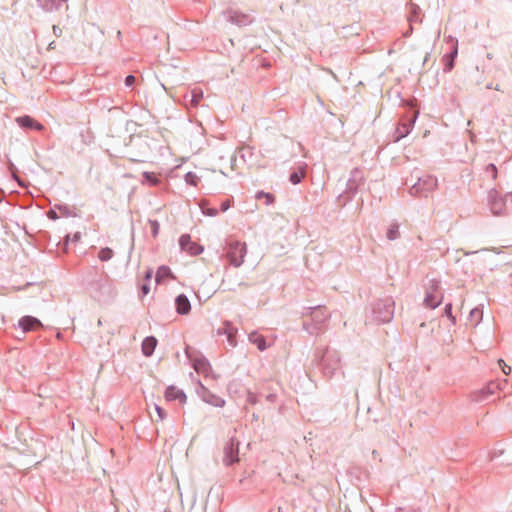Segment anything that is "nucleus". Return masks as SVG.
Segmentation results:
<instances>
[{
	"instance_id": "obj_1",
	"label": "nucleus",
	"mask_w": 512,
	"mask_h": 512,
	"mask_svg": "<svg viewBox=\"0 0 512 512\" xmlns=\"http://www.w3.org/2000/svg\"><path fill=\"white\" fill-rule=\"evenodd\" d=\"M443 300L442 293L440 291V283L437 280H431L427 287L425 304L429 308H436L441 304Z\"/></svg>"
},
{
	"instance_id": "obj_2",
	"label": "nucleus",
	"mask_w": 512,
	"mask_h": 512,
	"mask_svg": "<svg viewBox=\"0 0 512 512\" xmlns=\"http://www.w3.org/2000/svg\"><path fill=\"white\" fill-rule=\"evenodd\" d=\"M246 254V245L241 242H234L230 244L228 251V258L230 263L235 267L240 266L243 263L244 256Z\"/></svg>"
},
{
	"instance_id": "obj_3",
	"label": "nucleus",
	"mask_w": 512,
	"mask_h": 512,
	"mask_svg": "<svg viewBox=\"0 0 512 512\" xmlns=\"http://www.w3.org/2000/svg\"><path fill=\"white\" fill-rule=\"evenodd\" d=\"M179 244L184 251L191 255H198L203 251V247L191 241L189 235H182L179 239Z\"/></svg>"
},
{
	"instance_id": "obj_4",
	"label": "nucleus",
	"mask_w": 512,
	"mask_h": 512,
	"mask_svg": "<svg viewBox=\"0 0 512 512\" xmlns=\"http://www.w3.org/2000/svg\"><path fill=\"white\" fill-rule=\"evenodd\" d=\"M193 368L198 374L208 377L211 374V366L209 362L202 356H195L191 358Z\"/></svg>"
},
{
	"instance_id": "obj_5",
	"label": "nucleus",
	"mask_w": 512,
	"mask_h": 512,
	"mask_svg": "<svg viewBox=\"0 0 512 512\" xmlns=\"http://www.w3.org/2000/svg\"><path fill=\"white\" fill-rule=\"evenodd\" d=\"M19 326L24 332L37 331L42 327V323L35 317L24 316L19 320Z\"/></svg>"
},
{
	"instance_id": "obj_6",
	"label": "nucleus",
	"mask_w": 512,
	"mask_h": 512,
	"mask_svg": "<svg viewBox=\"0 0 512 512\" xmlns=\"http://www.w3.org/2000/svg\"><path fill=\"white\" fill-rule=\"evenodd\" d=\"M165 399L167 401L178 400L181 404H184L186 402V395L179 388L169 386L165 391Z\"/></svg>"
},
{
	"instance_id": "obj_7",
	"label": "nucleus",
	"mask_w": 512,
	"mask_h": 512,
	"mask_svg": "<svg viewBox=\"0 0 512 512\" xmlns=\"http://www.w3.org/2000/svg\"><path fill=\"white\" fill-rule=\"evenodd\" d=\"M223 461L226 465H232L238 461V443L231 441L229 446L225 449V457Z\"/></svg>"
},
{
	"instance_id": "obj_8",
	"label": "nucleus",
	"mask_w": 512,
	"mask_h": 512,
	"mask_svg": "<svg viewBox=\"0 0 512 512\" xmlns=\"http://www.w3.org/2000/svg\"><path fill=\"white\" fill-rule=\"evenodd\" d=\"M157 346V339L153 336L146 337L141 345L142 353L149 357L153 354L155 348Z\"/></svg>"
},
{
	"instance_id": "obj_9",
	"label": "nucleus",
	"mask_w": 512,
	"mask_h": 512,
	"mask_svg": "<svg viewBox=\"0 0 512 512\" xmlns=\"http://www.w3.org/2000/svg\"><path fill=\"white\" fill-rule=\"evenodd\" d=\"M167 279H175L174 274L167 266H160L156 272L155 280L158 284L165 283Z\"/></svg>"
},
{
	"instance_id": "obj_10",
	"label": "nucleus",
	"mask_w": 512,
	"mask_h": 512,
	"mask_svg": "<svg viewBox=\"0 0 512 512\" xmlns=\"http://www.w3.org/2000/svg\"><path fill=\"white\" fill-rule=\"evenodd\" d=\"M175 303H176V310L179 314H188L189 313V311L191 309V305H190L188 298L185 295H179L176 298Z\"/></svg>"
},
{
	"instance_id": "obj_11",
	"label": "nucleus",
	"mask_w": 512,
	"mask_h": 512,
	"mask_svg": "<svg viewBox=\"0 0 512 512\" xmlns=\"http://www.w3.org/2000/svg\"><path fill=\"white\" fill-rule=\"evenodd\" d=\"M17 122L20 126L25 128H32L36 130H42L44 127L39 122L35 121L33 118L29 116L19 117L17 118Z\"/></svg>"
},
{
	"instance_id": "obj_12",
	"label": "nucleus",
	"mask_w": 512,
	"mask_h": 512,
	"mask_svg": "<svg viewBox=\"0 0 512 512\" xmlns=\"http://www.w3.org/2000/svg\"><path fill=\"white\" fill-rule=\"evenodd\" d=\"M458 54L457 45L454 46L453 51L449 55L443 57L445 71H451L454 67V60Z\"/></svg>"
},
{
	"instance_id": "obj_13",
	"label": "nucleus",
	"mask_w": 512,
	"mask_h": 512,
	"mask_svg": "<svg viewBox=\"0 0 512 512\" xmlns=\"http://www.w3.org/2000/svg\"><path fill=\"white\" fill-rule=\"evenodd\" d=\"M249 339L252 343H254L255 345H257L258 349L263 351L267 348V345H266V341L264 339V337L262 335H259V334H256V333H252L250 336H249Z\"/></svg>"
},
{
	"instance_id": "obj_14",
	"label": "nucleus",
	"mask_w": 512,
	"mask_h": 512,
	"mask_svg": "<svg viewBox=\"0 0 512 512\" xmlns=\"http://www.w3.org/2000/svg\"><path fill=\"white\" fill-rule=\"evenodd\" d=\"M143 177L149 185L155 186L159 184L160 180L154 172H144Z\"/></svg>"
},
{
	"instance_id": "obj_15",
	"label": "nucleus",
	"mask_w": 512,
	"mask_h": 512,
	"mask_svg": "<svg viewBox=\"0 0 512 512\" xmlns=\"http://www.w3.org/2000/svg\"><path fill=\"white\" fill-rule=\"evenodd\" d=\"M98 257L101 261H108L113 257V251L110 248H102Z\"/></svg>"
},
{
	"instance_id": "obj_16",
	"label": "nucleus",
	"mask_w": 512,
	"mask_h": 512,
	"mask_svg": "<svg viewBox=\"0 0 512 512\" xmlns=\"http://www.w3.org/2000/svg\"><path fill=\"white\" fill-rule=\"evenodd\" d=\"M191 96H192L191 103L193 105H197L200 102V100L202 99L203 94H202V91L194 89L191 92Z\"/></svg>"
},
{
	"instance_id": "obj_17",
	"label": "nucleus",
	"mask_w": 512,
	"mask_h": 512,
	"mask_svg": "<svg viewBox=\"0 0 512 512\" xmlns=\"http://www.w3.org/2000/svg\"><path fill=\"white\" fill-rule=\"evenodd\" d=\"M399 236V230L397 226H392L387 231V237L389 240H395Z\"/></svg>"
},
{
	"instance_id": "obj_18",
	"label": "nucleus",
	"mask_w": 512,
	"mask_h": 512,
	"mask_svg": "<svg viewBox=\"0 0 512 512\" xmlns=\"http://www.w3.org/2000/svg\"><path fill=\"white\" fill-rule=\"evenodd\" d=\"M149 225H150V229H151L153 237H157V235L159 233V228H160L158 221L150 220Z\"/></svg>"
},
{
	"instance_id": "obj_19",
	"label": "nucleus",
	"mask_w": 512,
	"mask_h": 512,
	"mask_svg": "<svg viewBox=\"0 0 512 512\" xmlns=\"http://www.w3.org/2000/svg\"><path fill=\"white\" fill-rule=\"evenodd\" d=\"M303 177H304L303 171H301L300 173L294 172L290 175V181L293 184H298L302 180Z\"/></svg>"
},
{
	"instance_id": "obj_20",
	"label": "nucleus",
	"mask_w": 512,
	"mask_h": 512,
	"mask_svg": "<svg viewBox=\"0 0 512 512\" xmlns=\"http://www.w3.org/2000/svg\"><path fill=\"white\" fill-rule=\"evenodd\" d=\"M185 179H186L187 183H189L193 186H196L198 183V177L192 172L187 173L185 176Z\"/></svg>"
},
{
	"instance_id": "obj_21",
	"label": "nucleus",
	"mask_w": 512,
	"mask_h": 512,
	"mask_svg": "<svg viewBox=\"0 0 512 512\" xmlns=\"http://www.w3.org/2000/svg\"><path fill=\"white\" fill-rule=\"evenodd\" d=\"M208 403L215 405V406H222L224 404V400L221 398L212 396L211 399H205Z\"/></svg>"
},
{
	"instance_id": "obj_22",
	"label": "nucleus",
	"mask_w": 512,
	"mask_h": 512,
	"mask_svg": "<svg viewBox=\"0 0 512 512\" xmlns=\"http://www.w3.org/2000/svg\"><path fill=\"white\" fill-rule=\"evenodd\" d=\"M261 197H264V198L266 199V204H271V203H273V202H274V196H273V195H271V194H268V193H267V194H265V193H263V192L258 193V194H257V198L259 199V198H261Z\"/></svg>"
},
{
	"instance_id": "obj_23",
	"label": "nucleus",
	"mask_w": 512,
	"mask_h": 512,
	"mask_svg": "<svg viewBox=\"0 0 512 512\" xmlns=\"http://www.w3.org/2000/svg\"><path fill=\"white\" fill-rule=\"evenodd\" d=\"M496 388H497V384L489 383L487 385V387L485 388V390H483L482 392L485 394V396H487L488 394H493L495 392Z\"/></svg>"
},
{
	"instance_id": "obj_24",
	"label": "nucleus",
	"mask_w": 512,
	"mask_h": 512,
	"mask_svg": "<svg viewBox=\"0 0 512 512\" xmlns=\"http://www.w3.org/2000/svg\"><path fill=\"white\" fill-rule=\"evenodd\" d=\"M486 171L491 174V177L493 179L497 178V168H496V166L494 164H489L486 167Z\"/></svg>"
},
{
	"instance_id": "obj_25",
	"label": "nucleus",
	"mask_w": 512,
	"mask_h": 512,
	"mask_svg": "<svg viewBox=\"0 0 512 512\" xmlns=\"http://www.w3.org/2000/svg\"><path fill=\"white\" fill-rule=\"evenodd\" d=\"M498 363L505 375H509L511 373V367L508 366L502 359H500Z\"/></svg>"
},
{
	"instance_id": "obj_26",
	"label": "nucleus",
	"mask_w": 512,
	"mask_h": 512,
	"mask_svg": "<svg viewBox=\"0 0 512 512\" xmlns=\"http://www.w3.org/2000/svg\"><path fill=\"white\" fill-rule=\"evenodd\" d=\"M154 410L157 413L158 420H163L165 417L164 410L158 405L154 406Z\"/></svg>"
},
{
	"instance_id": "obj_27",
	"label": "nucleus",
	"mask_w": 512,
	"mask_h": 512,
	"mask_svg": "<svg viewBox=\"0 0 512 512\" xmlns=\"http://www.w3.org/2000/svg\"><path fill=\"white\" fill-rule=\"evenodd\" d=\"M135 77L133 75H128L126 78H125V84L126 86H132L134 83H135Z\"/></svg>"
},
{
	"instance_id": "obj_28",
	"label": "nucleus",
	"mask_w": 512,
	"mask_h": 512,
	"mask_svg": "<svg viewBox=\"0 0 512 512\" xmlns=\"http://www.w3.org/2000/svg\"><path fill=\"white\" fill-rule=\"evenodd\" d=\"M141 291L143 296L147 295L150 292V287L147 283L143 284L141 287Z\"/></svg>"
},
{
	"instance_id": "obj_29",
	"label": "nucleus",
	"mask_w": 512,
	"mask_h": 512,
	"mask_svg": "<svg viewBox=\"0 0 512 512\" xmlns=\"http://www.w3.org/2000/svg\"><path fill=\"white\" fill-rule=\"evenodd\" d=\"M230 207V200H226L224 202L221 203V210L222 211H227Z\"/></svg>"
},
{
	"instance_id": "obj_30",
	"label": "nucleus",
	"mask_w": 512,
	"mask_h": 512,
	"mask_svg": "<svg viewBox=\"0 0 512 512\" xmlns=\"http://www.w3.org/2000/svg\"><path fill=\"white\" fill-rule=\"evenodd\" d=\"M409 126L410 125H406V124L402 125L403 128H402L400 137H403L405 134H407L409 132Z\"/></svg>"
},
{
	"instance_id": "obj_31",
	"label": "nucleus",
	"mask_w": 512,
	"mask_h": 512,
	"mask_svg": "<svg viewBox=\"0 0 512 512\" xmlns=\"http://www.w3.org/2000/svg\"><path fill=\"white\" fill-rule=\"evenodd\" d=\"M151 277H152V271H151V270H148V271L146 272V274H145V279H146L147 281H149V280L151 279Z\"/></svg>"
},
{
	"instance_id": "obj_32",
	"label": "nucleus",
	"mask_w": 512,
	"mask_h": 512,
	"mask_svg": "<svg viewBox=\"0 0 512 512\" xmlns=\"http://www.w3.org/2000/svg\"><path fill=\"white\" fill-rule=\"evenodd\" d=\"M451 308H452V307H451V304H448V305L446 306L445 311H446V313H447V314H450V312H451Z\"/></svg>"
},
{
	"instance_id": "obj_33",
	"label": "nucleus",
	"mask_w": 512,
	"mask_h": 512,
	"mask_svg": "<svg viewBox=\"0 0 512 512\" xmlns=\"http://www.w3.org/2000/svg\"><path fill=\"white\" fill-rule=\"evenodd\" d=\"M216 213H217V212H216L215 210H210L209 215H212V216H213V215H216Z\"/></svg>"
},
{
	"instance_id": "obj_34",
	"label": "nucleus",
	"mask_w": 512,
	"mask_h": 512,
	"mask_svg": "<svg viewBox=\"0 0 512 512\" xmlns=\"http://www.w3.org/2000/svg\"><path fill=\"white\" fill-rule=\"evenodd\" d=\"M13 177H14L18 182H20V181H19V179H18V177H17V175H15V173H13Z\"/></svg>"
},
{
	"instance_id": "obj_35",
	"label": "nucleus",
	"mask_w": 512,
	"mask_h": 512,
	"mask_svg": "<svg viewBox=\"0 0 512 512\" xmlns=\"http://www.w3.org/2000/svg\"><path fill=\"white\" fill-rule=\"evenodd\" d=\"M165 512H169V511H165Z\"/></svg>"
}]
</instances>
